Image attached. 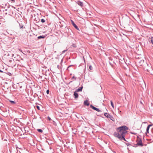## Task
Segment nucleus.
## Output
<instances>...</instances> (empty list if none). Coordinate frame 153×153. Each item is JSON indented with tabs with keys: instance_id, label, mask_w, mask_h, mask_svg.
<instances>
[{
	"instance_id": "obj_35",
	"label": "nucleus",
	"mask_w": 153,
	"mask_h": 153,
	"mask_svg": "<svg viewBox=\"0 0 153 153\" xmlns=\"http://www.w3.org/2000/svg\"><path fill=\"white\" fill-rule=\"evenodd\" d=\"M10 5L9 4L7 5V8H9L10 7Z\"/></svg>"
},
{
	"instance_id": "obj_14",
	"label": "nucleus",
	"mask_w": 153,
	"mask_h": 153,
	"mask_svg": "<svg viewBox=\"0 0 153 153\" xmlns=\"http://www.w3.org/2000/svg\"><path fill=\"white\" fill-rule=\"evenodd\" d=\"M77 4L81 7H82L83 5V3L82 2L80 1H78L77 2Z\"/></svg>"
},
{
	"instance_id": "obj_25",
	"label": "nucleus",
	"mask_w": 153,
	"mask_h": 153,
	"mask_svg": "<svg viewBox=\"0 0 153 153\" xmlns=\"http://www.w3.org/2000/svg\"><path fill=\"white\" fill-rule=\"evenodd\" d=\"M130 133L132 134H134V135H136L137 134V133H135L134 132H130Z\"/></svg>"
},
{
	"instance_id": "obj_10",
	"label": "nucleus",
	"mask_w": 153,
	"mask_h": 153,
	"mask_svg": "<svg viewBox=\"0 0 153 153\" xmlns=\"http://www.w3.org/2000/svg\"><path fill=\"white\" fill-rule=\"evenodd\" d=\"M82 88L83 87L82 86V87H80L78 88L75 91L76 92L81 91L82 90Z\"/></svg>"
},
{
	"instance_id": "obj_44",
	"label": "nucleus",
	"mask_w": 153,
	"mask_h": 153,
	"mask_svg": "<svg viewBox=\"0 0 153 153\" xmlns=\"http://www.w3.org/2000/svg\"><path fill=\"white\" fill-rule=\"evenodd\" d=\"M52 153H54V152H52Z\"/></svg>"
},
{
	"instance_id": "obj_43",
	"label": "nucleus",
	"mask_w": 153,
	"mask_h": 153,
	"mask_svg": "<svg viewBox=\"0 0 153 153\" xmlns=\"http://www.w3.org/2000/svg\"><path fill=\"white\" fill-rule=\"evenodd\" d=\"M59 67V65H58L57 67Z\"/></svg>"
},
{
	"instance_id": "obj_36",
	"label": "nucleus",
	"mask_w": 153,
	"mask_h": 153,
	"mask_svg": "<svg viewBox=\"0 0 153 153\" xmlns=\"http://www.w3.org/2000/svg\"><path fill=\"white\" fill-rule=\"evenodd\" d=\"M72 82V81H70V82H69L68 83V84H70L71 82Z\"/></svg>"
},
{
	"instance_id": "obj_37",
	"label": "nucleus",
	"mask_w": 153,
	"mask_h": 153,
	"mask_svg": "<svg viewBox=\"0 0 153 153\" xmlns=\"http://www.w3.org/2000/svg\"><path fill=\"white\" fill-rule=\"evenodd\" d=\"M8 111H7V110H6V112L7 114H8V113H9V112H8Z\"/></svg>"
},
{
	"instance_id": "obj_19",
	"label": "nucleus",
	"mask_w": 153,
	"mask_h": 153,
	"mask_svg": "<svg viewBox=\"0 0 153 153\" xmlns=\"http://www.w3.org/2000/svg\"><path fill=\"white\" fill-rule=\"evenodd\" d=\"M37 131L38 132L40 133H42L43 132V130L41 129H37Z\"/></svg>"
},
{
	"instance_id": "obj_3",
	"label": "nucleus",
	"mask_w": 153,
	"mask_h": 153,
	"mask_svg": "<svg viewBox=\"0 0 153 153\" xmlns=\"http://www.w3.org/2000/svg\"><path fill=\"white\" fill-rule=\"evenodd\" d=\"M137 143L135 145H137L138 146H143V144L141 139H140L139 140H138L137 141Z\"/></svg>"
},
{
	"instance_id": "obj_7",
	"label": "nucleus",
	"mask_w": 153,
	"mask_h": 153,
	"mask_svg": "<svg viewBox=\"0 0 153 153\" xmlns=\"http://www.w3.org/2000/svg\"><path fill=\"white\" fill-rule=\"evenodd\" d=\"M152 126V125H149L147 126V128H146V132L145 133V134H147V133H149V130L150 128V127Z\"/></svg>"
},
{
	"instance_id": "obj_21",
	"label": "nucleus",
	"mask_w": 153,
	"mask_h": 153,
	"mask_svg": "<svg viewBox=\"0 0 153 153\" xmlns=\"http://www.w3.org/2000/svg\"><path fill=\"white\" fill-rule=\"evenodd\" d=\"M110 102H111V105L112 106V107L113 108H114V104L113 103V102L112 101H110Z\"/></svg>"
},
{
	"instance_id": "obj_33",
	"label": "nucleus",
	"mask_w": 153,
	"mask_h": 153,
	"mask_svg": "<svg viewBox=\"0 0 153 153\" xmlns=\"http://www.w3.org/2000/svg\"><path fill=\"white\" fill-rule=\"evenodd\" d=\"M7 74H8V75H11V73H9V72H8V73H7Z\"/></svg>"
},
{
	"instance_id": "obj_18",
	"label": "nucleus",
	"mask_w": 153,
	"mask_h": 153,
	"mask_svg": "<svg viewBox=\"0 0 153 153\" xmlns=\"http://www.w3.org/2000/svg\"><path fill=\"white\" fill-rule=\"evenodd\" d=\"M109 118H110L111 120H112L113 121H114V119L112 116L111 115L110 117Z\"/></svg>"
},
{
	"instance_id": "obj_17",
	"label": "nucleus",
	"mask_w": 153,
	"mask_h": 153,
	"mask_svg": "<svg viewBox=\"0 0 153 153\" xmlns=\"http://www.w3.org/2000/svg\"><path fill=\"white\" fill-rule=\"evenodd\" d=\"M45 36L44 35L40 36L38 37L37 38L38 39H44L45 38Z\"/></svg>"
},
{
	"instance_id": "obj_41",
	"label": "nucleus",
	"mask_w": 153,
	"mask_h": 153,
	"mask_svg": "<svg viewBox=\"0 0 153 153\" xmlns=\"http://www.w3.org/2000/svg\"><path fill=\"white\" fill-rule=\"evenodd\" d=\"M134 146V147H136V146Z\"/></svg>"
},
{
	"instance_id": "obj_5",
	"label": "nucleus",
	"mask_w": 153,
	"mask_h": 153,
	"mask_svg": "<svg viewBox=\"0 0 153 153\" xmlns=\"http://www.w3.org/2000/svg\"><path fill=\"white\" fill-rule=\"evenodd\" d=\"M71 24L73 25V26L77 30H79V28L78 26L76 25V24L74 23V21L72 20H71Z\"/></svg>"
},
{
	"instance_id": "obj_28",
	"label": "nucleus",
	"mask_w": 153,
	"mask_h": 153,
	"mask_svg": "<svg viewBox=\"0 0 153 153\" xmlns=\"http://www.w3.org/2000/svg\"><path fill=\"white\" fill-rule=\"evenodd\" d=\"M65 30H66V32H67V30H68V27H65Z\"/></svg>"
},
{
	"instance_id": "obj_2",
	"label": "nucleus",
	"mask_w": 153,
	"mask_h": 153,
	"mask_svg": "<svg viewBox=\"0 0 153 153\" xmlns=\"http://www.w3.org/2000/svg\"><path fill=\"white\" fill-rule=\"evenodd\" d=\"M145 68L149 72H150V71L152 70L151 65L149 62H146L145 65Z\"/></svg>"
},
{
	"instance_id": "obj_26",
	"label": "nucleus",
	"mask_w": 153,
	"mask_h": 153,
	"mask_svg": "<svg viewBox=\"0 0 153 153\" xmlns=\"http://www.w3.org/2000/svg\"><path fill=\"white\" fill-rule=\"evenodd\" d=\"M67 50H64V51H62V53H64L66 51H67Z\"/></svg>"
},
{
	"instance_id": "obj_16",
	"label": "nucleus",
	"mask_w": 153,
	"mask_h": 153,
	"mask_svg": "<svg viewBox=\"0 0 153 153\" xmlns=\"http://www.w3.org/2000/svg\"><path fill=\"white\" fill-rule=\"evenodd\" d=\"M19 27H20V29H23V28H25V27H24L23 26V25L21 24H19Z\"/></svg>"
},
{
	"instance_id": "obj_9",
	"label": "nucleus",
	"mask_w": 153,
	"mask_h": 153,
	"mask_svg": "<svg viewBox=\"0 0 153 153\" xmlns=\"http://www.w3.org/2000/svg\"><path fill=\"white\" fill-rule=\"evenodd\" d=\"M109 59L110 60V61L109 62V63L111 66L112 67L113 66V64H114V62L111 59V60H110V59Z\"/></svg>"
},
{
	"instance_id": "obj_20",
	"label": "nucleus",
	"mask_w": 153,
	"mask_h": 153,
	"mask_svg": "<svg viewBox=\"0 0 153 153\" xmlns=\"http://www.w3.org/2000/svg\"><path fill=\"white\" fill-rule=\"evenodd\" d=\"M89 68L90 70H92L93 69V67L91 65H89Z\"/></svg>"
},
{
	"instance_id": "obj_4",
	"label": "nucleus",
	"mask_w": 153,
	"mask_h": 153,
	"mask_svg": "<svg viewBox=\"0 0 153 153\" xmlns=\"http://www.w3.org/2000/svg\"><path fill=\"white\" fill-rule=\"evenodd\" d=\"M90 107L91 108H92L93 110H94L98 111L99 112H101V111L100 110H99V108L95 107L94 106H93L92 105H90Z\"/></svg>"
},
{
	"instance_id": "obj_12",
	"label": "nucleus",
	"mask_w": 153,
	"mask_h": 153,
	"mask_svg": "<svg viewBox=\"0 0 153 153\" xmlns=\"http://www.w3.org/2000/svg\"><path fill=\"white\" fill-rule=\"evenodd\" d=\"M149 41V42H151L153 45V37H151V38H149L148 39Z\"/></svg>"
},
{
	"instance_id": "obj_22",
	"label": "nucleus",
	"mask_w": 153,
	"mask_h": 153,
	"mask_svg": "<svg viewBox=\"0 0 153 153\" xmlns=\"http://www.w3.org/2000/svg\"><path fill=\"white\" fill-rule=\"evenodd\" d=\"M125 143L126 144V145L127 146H131V145L130 143Z\"/></svg>"
},
{
	"instance_id": "obj_40",
	"label": "nucleus",
	"mask_w": 153,
	"mask_h": 153,
	"mask_svg": "<svg viewBox=\"0 0 153 153\" xmlns=\"http://www.w3.org/2000/svg\"><path fill=\"white\" fill-rule=\"evenodd\" d=\"M120 112H121V111H119V113H120Z\"/></svg>"
},
{
	"instance_id": "obj_13",
	"label": "nucleus",
	"mask_w": 153,
	"mask_h": 153,
	"mask_svg": "<svg viewBox=\"0 0 153 153\" xmlns=\"http://www.w3.org/2000/svg\"><path fill=\"white\" fill-rule=\"evenodd\" d=\"M9 101L11 103V104L13 105H15L17 103L16 102L14 101L10 100H9Z\"/></svg>"
},
{
	"instance_id": "obj_30",
	"label": "nucleus",
	"mask_w": 153,
	"mask_h": 153,
	"mask_svg": "<svg viewBox=\"0 0 153 153\" xmlns=\"http://www.w3.org/2000/svg\"><path fill=\"white\" fill-rule=\"evenodd\" d=\"M49 91L48 89L46 91V93L47 94H49Z\"/></svg>"
},
{
	"instance_id": "obj_24",
	"label": "nucleus",
	"mask_w": 153,
	"mask_h": 153,
	"mask_svg": "<svg viewBox=\"0 0 153 153\" xmlns=\"http://www.w3.org/2000/svg\"><path fill=\"white\" fill-rule=\"evenodd\" d=\"M45 21L44 19H41V22L42 23H44L45 22Z\"/></svg>"
},
{
	"instance_id": "obj_11",
	"label": "nucleus",
	"mask_w": 153,
	"mask_h": 153,
	"mask_svg": "<svg viewBox=\"0 0 153 153\" xmlns=\"http://www.w3.org/2000/svg\"><path fill=\"white\" fill-rule=\"evenodd\" d=\"M104 115L106 117L108 118H109L111 116V114L107 113H105L104 114Z\"/></svg>"
},
{
	"instance_id": "obj_31",
	"label": "nucleus",
	"mask_w": 153,
	"mask_h": 153,
	"mask_svg": "<svg viewBox=\"0 0 153 153\" xmlns=\"http://www.w3.org/2000/svg\"><path fill=\"white\" fill-rule=\"evenodd\" d=\"M73 66V65H70L67 68V70H68V69L70 67H71L72 66Z\"/></svg>"
},
{
	"instance_id": "obj_27",
	"label": "nucleus",
	"mask_w": 153,
	"mask_h": 153,
	"mask_svg": "<svg viewBox=\"0 0 153 153\" xmlns=\"http://www.w3.org/2000/svg\"><path fill=\"white\" fill-rule=\"evenodd\" d=\"M72 46L74 48H76V45L74 44H73Z\"/></svg>"
},
{
	"instance_id": "obj_8",
	"label": "nucleus",
	"mask_w": 153,
	"mask_h": 153,
	"mask_svg": "<svg viewBox=\"0 0 153 153\" xmlns=\"http://www.w3.org/2000/svg\"><path fill=\"white\" fill-rule=\"evenodd\" d=\"M77 92L76 91L74 92V98L75 99H76L78 97L79 95L78 93H77Z\"/></svg>"
},
{
	"instance_id": "obj_23",
	"label": "nucleus",
	"mask_w": 153,
	"mask_h": 153,
	"mask_svg": "<svg viewBox=\"0 0 153 153\" xmlns=\"http://www.w3.org/2000/svg\"><path fill=\"white\" fill-rule=\"evenodd\" d=\"M74 79V80H76V77H75L74 76L73 77H72L71 79L73 80V79Z\"/></svg>"
},
{
	"instance_id": "obj_39",
	"label": "nucleus",
	"mask_w": 153,
	"mask_h": 153,
	"mask_svg": "<svg viewBox=\"0 0 153 153\" xmlns=\"http://www.w3.org/2000/svg\"><path fill=\"white\" fill-rule=\"evenodd\" d=\"M14 56V54H13L12 56Z\"/></svg>"
},
{
	"instance_id": "obj_38",
	"label": "nucleus",
	"mask_w": 153,
	"mask_h": 153,
	"mask_svg": "<svg viewBox=\"0 0 153 153\" xmlns=\"http://www.w3.org/2000/svg\"><path fill=\"white\" fill-rule=\"evenodd\" d=\"M0 72H2V73H4V72H3V71H2L1 70H0Z\"/></svg>"
},
{
	"instance_id": "obj_6",
	"label": "nucleus",
	"mask_w": 153,
	"mask_h": 153,
	"mask_svg": "<svg viewBox=\"0 0 153 153\" xmlns=\"http://www.w3.org/2000/svg\"><path fill=\"white\" fill-rule=\"evenodd\" d=\"M137 62L138 63V65L140 66H141L144 62V60H138V61H137Z\"/></svg>"
},
{
	"instance_id": "obj_32",
	"label": "nucleus",
	"mask_w": 153,
	"mask_h": 153,
	"mask_svg": "<svg viewBox=\"0 0 153 153\" xmlns=\"http://www.w3.org/2000/svg\"><path fill=\"white\" fill-rule=\"evenodd\" d=\"M48 120H51V118L50 117H48Z\"/></svg>"
},
{
	"instance_id": "obj_34",
	"label": "nucleus",
	"mask_w": 153,
	"mask_h": 153,
	"mask_svg": "<svg viewBox=\"0 0 153 153\" xmlns=\"http://www.w3.org/2000/svg\"><path fill=\"white\" fill-rule=\"evenodd\" d=\"M11 1H12L14 3L15 2V0H11Z\"/></svg>"
},
{
	"instance_id": "obj_15",
	"label": "nucleus",
	"mask_w": 153,
	"mask_h": 153,
	"mask_svg": "<svg viewBox=\"0 0 153 153\" xmlns=\"http://www.w3.org/2000/svg\"><path fill=\"white\" fill-rule=\"evenodd\" d=\"M84 105H87V106H88L89 105V103L88 102V101L87 100H86L85 101H84Z\"/></svg>"
},
{
	"instance_id": "obj_29",
	"label": "nucleus",
	"mask_w": 153,
	"mask_h": 153,
	"mask_svg": "<svg viewBox=\"0 0 153 153\" xmlns=\"http://www.w3.org/2000/svg\"><path fill=\"white\" fill-rule=\"evenodd\" d=\"M36 108H37V109L38 110H40V107H39V106H38V105H37V106H36Z\"/></svg>"
},
{
	"instance_id": "obj_1",
	"label": "nucleus",
	"mask_w": 153,
	"mask_h": 153,
	"mask_svg": "<svg viewBox=\"0 0 153 153\" xmlns=\"http://www.w3.org/2000/svg\"><path fill=\"white\" fill-rule=\"evenodd\" d=\"M128 129V128L126 126H123L117 128L116 129L117 132H115L114 135L115 137L118 138L120 140H124L127 141L125 139V136Z\"/></svg>"
},
{
	"instance_id": "obj_42",
	"label": "nucleus",
	"mask_w": 153,
	"mask_h": 153,
	"mask_svg": "<svg viewBox=\"0 0 153 153\" xmlns=\"http://www.w3.org/2000/svg\"><path fill=\"white\" fill-rule=\"evenodd\" d=\"M6 10V11H7V9H6V10Z\"/></svg>"
}]
</instances>
